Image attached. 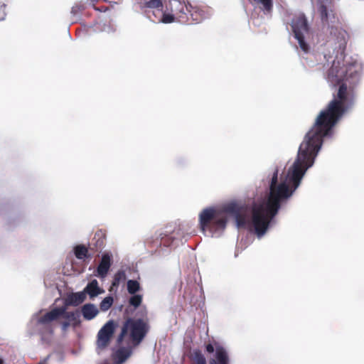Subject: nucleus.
Wrapping results in <instances>:
<instances>
[{"label":"nucleus","instance_id":"nucleus-5","mask_svg":"<svg viewBox=\"0 0 364 364\" xmlns=\"http://www.w3.org/2000/svg\"><path fill=\"white\" fill-rule=\"evenodd\" d=\"M57 311L53 309L40 316L36 322V331L43 342H48L53 334V322L57 321Z\"/></svg>","mask_w":364,"mask_h":364},{"label":"nucleus","instance_id":"nucleus-16","mask_svg":"<svg viewBox=\"0 0 364 364\" xmlns=\"http://www.w3.org/2000/svg\"><path fill=\"white\" fill-rule=\"evenodd\" d=\"M81 312L85 320H92L98 314L99 311L93 304H86L82 306Z\"/></svg>","mask_w":364,"mask_h":364},{"label":"nucleus","instance_id":"nucleus-11","mask_svg":"<svg viewBox=\"0 0 364 364\" xmlns=\"http://www.w3.org/2000/svg\"><path fill=\"white\" fill-rule=\"evenodd\" d=\"M105 234L102 231H97L92 238V242L89 244V249L93 252H100L104 247Z\"/></svg>","mask_w":364,"mask_h":364},{"label":"nucleus","instance_id":"nucleus-3","mask_svg":"<svg viewBox=\"0 0 364 364\" xmlns=\"http://www.w3.org/2000/svg\"><path fill=\"white\" fill-rule=\"evenodd\" d=\"M149 331V321L142 318H128L124 323L122 331L117 338V342L121 343L124 337L129 335L130 339L134 344H139Z\"/></svg>","mask_w":364,"mask_h":364},{"label":"nucleus","instance_id":"nucleus-14","mask_svg":"<svg viewBox=\"0 0 364 364\" xmlns=\"http://www.w3.org/2000/svg\"><path fill=\"white\" fill-rule=\"evenodd\" d=\"M85 294L83 291L72 293L65 299V303L66 306H77L85 300Z\"/></svg>","mask_w":364,"mask_h":364},{"label":"nucleus","instance_id":"nucleus-2","mask_svg":"<svg viewBox=\"0 0 364 364\" xmlns=\"http://www.w3.org/2000/svg\"><path fill=\"white\" fill-rule=\"evenodd\" d=\"M225 213L234 215L238 228H244L247 223V208L245 205L236 202L225 204L222 210L214 208L203 209L199 215V225L201 231L205 234L208 232L211 236L223 231L227 225L228 218Z\"/></svg>","mask_w":364,"mask_h":364},{"label":"nucleus","instance_id":"nucleus-27","mask_svg":"<svg viewBox=\"0 0 364 364\" xmlns=\"http://www.w3.org/2000/svg\"><path fill=\"white\" fill-rule=\"evenodd\" d=\"M117 356L119 362H124L129 356V354L124 350H119L117 352Z\"/></svg>","mask_w":364,"mask_h":364},{"label":"nucleus","instance_id":"nucleus-28","mask_svg":"<svg viewBox=\"0 0 364 364\" xmlns=\"http://www.w3.org/2000/svg\"><path fill=\"white\" fill-rule=\"evenodd\" d=\"M6 15V4L0 3V21L4 20Z\"/></svg>","mask_w":364,"mask_h":364},{"label":"nucleus","instance_id":"nucleus-20","mask_svg":"<svg viewBox=\"0 0 364 364\" xmlns=\"http://www.w3.org/2000/svg\"><path fill=\"white\" fill-rule=\"evenodd\" d=\"M127 276L124 270L117 271L114 275L110 290L113 289L114 288L117 289L121 283L125 282Z\"/></svg>","mask_w":364,"mask_h":364},{"label":"nucleus","instance_id":"nucleus-23","mask_svg":"<svg viewBox=\"0 0 364 364\" xmlns=\"http://www.w3.org/2000/svg\"><path fill=\"white\" fill-rule=\"evenodd\" d=\"M114 299L112 296H109L105 297L100 303V308L101 311H106L110 309L113 304Z\"/></svg>","mask_w":364,"mask_h":364},{"label":"nucleus","instance_id":"nucleus-25","mask_svg":"<svg viewBox=\"0 0 364 364\" xmlns=\"http://www.w3.org/2000/svg\"><path fill=\"white\" fill-rule=\"evenodd\" d=\"M175 21H176V17L171 12L166 11L163 12V17L161 23H170Z\"/></svg>","mask_w":364,"mask_h":364},{"label":"nucleus","instance_id":"nucleus-32","mask_svg":"<svg viewBox=\"0 0 364 364\" xmlns=\"http://www.w3.org/2000/svg\"><path fill=\"white\" fill-rule=\"evenodd\" d=\"M72 13H73V14H75V13H76V10H75V7H73V8L72 9Z\"/></svg>","mask_w":364,"mask_h":364},{"label":"nucleus","instance_id":"nucleus-34","mask_svg":"<svg viewBox=\"0 0 364 364\" xmlns=\"http://www.w3.org/2000/svg\"><path fill=\"white\" fill-rule=\"evenodd\" d=\"M92 1H98V0H91Z\"/></svg>","mask_w":364,"mask_h":364},{"label":"nucleus","instance_id":"nucleus-29","mask_svg":"<svg viewBox=\"0 0 364 364\" xmlns=\"http://www.w3.org/2000/svg\"><path fill=\"white\" fill-rule=\"evenodd\" d=\"M70 325H72V323L66 319V321L61 323L62 329L65 331Z\"/></svg>","mask_w":364,"mask_h":364},{"label":"nucleus","instance_id":"nucleus-9","mask_svg":"<svg viewBox=\"0 0 364 364\" xmlns=\"http://www.w3.org/2000/svg\"><path fill=\"white\" fill-rule=\"evenodd\" d=\"M187 14L189 16L190 22L188 24L198 23L207 17L205 10L198 6H193L188 4Z\"/></svg>","mask_w":364,"mask_h":364},{"label":"nucleus","instance_id":"nucleus-22","mask_svg":"<svg viewBox=\"0 0 364 364\" xmlns=\"http://www.w3.org/2000/svg\"><path fill=\"white\" fill-rule=\"evenodd\" d=\"M127 291L130 294H134L141 289L140 284L136 280L127 281Z\"/></svg>","mask_w":364,"mask_h":364},{"label":"nucleus","instance_id":"nucleus-1","mask_svg":"<svg viewBox=\"0 0 364 364\" xmlns=\"http://www.w3.org/2000/svg\"><path fill=\"white\" fill-rule=\"evenodd\" d=\"M360 73L355 63L345 65L343 60H334L328 71L327 80L334 87L338 85L336 95L326 108L318 115L312 128L300 144L296 159L289 169L287 181L278 183V170L274 172L266 200L255 203L252 210V224L256 234H264L272 218L277 214L281 203L289 198L314 163L320 150L323 137L331 134L333 127L355 102L354 86Z\"/></svg>","mask_w":364,"mask_h":364},{"label":"nucleus","instance_id":"nucleus-19","mask_svg":"<svg viewBox=\"0 0 364 364\" xmlns=\"http://www.w3.org/2000/svg\"><path fill=\"white\" fill-rule=\"evenodd\" d=\"M140 8L144 11L145 14V10H156L160 8H163L162 0H149L148 1H145L143 4H140Z\"/></svg>","mask_w":364,"mask_h":364},{"label":"nucleus","instance_id":"nucleus-33","mask_svg":"<svg viewBox=\"0 0 364 364\" xmlns=\"http://www.w3.org/2000/svg\"><path fill=\"white\" fill-rule=\"evenodd\" d=\"M4 361L1 358H0V364H3Z\"/></svg>","mask_w":364,"mask_h":364},{"label":"nucleus","instance_id":"nucleus-21","mask_svg":"<svg viewBox=\"0 0 364 364\" xmlns=\"http://www.w3.org/2000/svg\"><path fill=\"white\" fill-rule=\"evenodd\" d=\"M191 360L193 364H206V359L202 352L198 350H194L191 354Z\"/></svg>","mask_w":364,"mask_h":364},{"label":"nucleus","instance_id":"nucleus-7","mask_svg":"<svg viewBox=\"0 0 364 364\" xmlns=\"http://www.w3.org/2000/svg\"><path fill=\"white\" fill-rule=\"evenodd\" d=\"M164 232L160 234L161 241L160 245L166 247H171L174 245L176 240H181L183 237V232L180 225H171L166 228Z\"/></svg>","mask_w":364,"mask_h":364},{"label":"nucleus","instance_id":"nucleus-12","mask_svg":"<svg viewBox=\"0 0 364 364\" xmlns=\"http://www.w3.org/2000/svg\"><path fill=\"white\" fill-rule=\"evenodd\" d=\"M112 264L111 256L108 253L102 255L101 261L97 268V276L101 278H105Z\"/></svg>","mask_w":364,"mask_h":364},{"label":"nucleus","instance_id":"nucleus-13","mask_svg":"<svg viewBox=\"0 0 364 364\" xmlns=\"http://www.w3.org/2000/svg\"><path fill=\"white\" fill-rule=\"evenodd\" d=\"M208 364H229V358L226 350L223 346H217L215 358L210 359Z\"/></svg>","mask_w":364,"mask_h":364},{"label":"nucleus","instance_id":"nucleus-26","mask_svg":"<svg viewBox=\"0 0 364 364\" xmlns=\"http://www.w3.org/2000/svg\"><path fill=\"white\" fill-rule=\"evenodd\" d=\"M321 18L323 23H328V9L326 6L321 5L319 7Z\"/></svg>","mask_w":364,"mask_h":364},{"label":"nucleus","instance_id":"nucleus-10","mask_svg":"<svg viewBox=\"0 0 364 364\" xmlns=\"http://www.w3.org/2000/svg\"><path fill=\"white\" fill-rule=\"evenodd\" d=\"M53 311H57V320L63 317L69 321L73 326H76L80 323V314L78 311H67L65 306L55 307L53 309Z\"/></svg>","mask_w":364,"mask_h":364},{"label":"nucleus","instance_id":"nucleus-18","mask_svg":"<svg viewBox=\"0 0 364 364\" xmlns=\"http://www.w3.org/2000/svg\"><path fill=\"white\" fill-rule=\"evenodd\" d=\"M163 8L153 10H145V15L154 23H161L163 17Z\"/></svg>","mask_w":364,"mask_h":364},{"label":"nucleus","instance_id":"nucleus-24","mask_svg":"<svg viewBox=\"0 0 364 364\" xmlns=\"http://www.w3.org/2000/svg\"><path fill=\"white\" fill-rule=\"evenodd\" d=\"M142 302V296L140 294H133L129 299V304L134 306L135 309L139 307Z\"/></svg>","mask_w":364,"mask_h":364},{"label":"nucleus","instance_id":"nucleus-17","mask_svg":"<svg viewBox=\"0 0 364 364\" xmlns=\"http://www.w3.org/2000/svg\"><path fill=\"white\" fill-rule=\"evenodd\" d=\"M89 247H87L84 245H78L75 247L74 253L78 259L85 260L92 257V255L89 253Z\"/></svg>","mask_w":364,"mask_h":364},{"label":"nucleus","instance_id":"nucleus-30","mask_svg":"<svg viewBox=\"0 0 364 364\" xmlns=\"http://www.w3.org/2000/svg\"><path fill=\"white\" fill-rule=\"evenodd\" d=\"M205 350L208 353H212L214 352V346L211 343H208L205 346Z\"/></svg>","mask_w":364,"mask_h":364},{"label":"nucleus","instance_id":"nucleus-15","mask_svg":"<svg viewBox=\"0 0 364 364\" xmlns=\"http://www.w3.org/2000/svg\"><path fill=\"white\" fill-rule=\"evenodd\" d=\"M83 292L87 294L92 299L103 293L104 290L99 287L98 282L96 279H93L87 284Z\"/></svg>","mask_w":364,"mask_h":364},{"label":"nucleus","instance_id":"nucleus-31","mask_svg":"<svg viewBox=\"0 0 364 364\" xmlns=\"http://www.w3.org/2000/svg\"><path fill=\"white\" fill-rule=\"evenodd\" d=\"M338 33H339L340 36H341V38H342V41H343L342 43H341L340 46L343 45V46H345L346 43V40H345L346 32L344 31H340L338 32Z\"/></svg>","mask_w":364,"mask_h":364},{"label":"nucleus","instance_id":"nucleus-8","mask_svg":"<svg viewBox=\"0 0 364 364\" xmlns=\"http://www.w3.org/2000/svg\"><path fill=\"white\" fill-rule=\"evenodd\" d=\"M116 325L111 320L107 322L97 333V344L102 349L109 346L111 338L114 333Z\"/></svg>","mask_w":364,"mask_h":364},{"label":"nucleus","instance_id":"nucleus-6","mask_svg":"<svg viewBox=\"0 0 364 364\" xmlns=\"http://www.w3.org/2000/svg\"><path fill=\"white\" fill-rule=\"evenodd\" d=\"M166 9V11L171 12L176 17L177 21L181 23H189L190 19L187 14L188 4L179 0H170Z\"/></svg>","mask_w":364,"mask_h":364},{"label":"nucleus","instance_id":"nucleus-4","mask_svg":"<svg viewBox=\"0 0 364 364\" xmlns=\"http://www.w3.org/2000/svg\"><path fill=\"white\" fill-rule=\"evenodd\" d=\"M291 26L294 38L298 41L301 49L304 52L308 53L309 46L305 41V36L309 32V26L304 14L295 15L291 20Z\"/></svg>","mask_w":364,"mask_h":364}]
</instances>
